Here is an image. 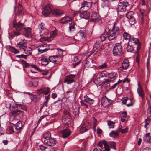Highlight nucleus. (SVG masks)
<instances>
[{
	"mask_svg": "<svg viewBox=\"0 0 151 151\" xmlns=\"http://www.w3.org/2000/svg\"><path fill=\"white\" fill-rule=\"evenodd\" d=\"M114 56L121 55L122 53V47L120 43H116L113 50Z\"/></svg>",
	"mask_w": 151,
	"mask_h": 151,
	"instance_id": "obj_1",
	"label": "nucleus"
},
{
	"mask_svg": "<svg viewBox=\"0 0 151 151\" xmlns=\"http://www.w3.org/2000/svg\"><path fill=\"white\" fill-rule=\"evenodd\" d=\"M52 6L50 4H47L42 8V13L45 16L50 15L52 12Z\"/></svg>",
	"mask_w": 151,
	"mask_h": 151,
	"instance_id": "obj_2",
	"label": "nucleus"
},
{
	"mask_svg": "<svg viewBox=\"0 0 151 151\" xmlns=\"http://www.w3.org/2000/svg\"><path fill=\"white\" fill-rule=\"evenodd\" d=\"M129 5L128 2L126 1L120 2L118 4V11L119 12H124L126 10V7L129 6Z\"/></svg>",
	"mask_w": 151,
	"mask_h": 151,
	"instance_id": "obj_3",
	"label": "nucleus"
},
{
	"mask_svg": "<svg viewBox=\"0 0 151 151\" xmlns=\"http://www.w3.org/2000/svg\"><path fill=\"white\" fill-rule=\"evenodd\" d=\"M49 49L48 45L45 44H42L39 45L36 48L38 52V55L44 53L48 50Z\"/></svg>",
	"mask_w": 151,
	"mask_h": 151,
	"instance_id": "obj_4",
	"label": "nucleus"
},
{
	"mask_svg": "<svg viewBox=\"0 0 151 151\" xmlns=\"http://www.w3.org/2000/svg\"><path fill=\"white\" fill-rule=\"evenodd\" d=\"M134 14V13L133 11L129 12L126 14V17L129 19V22L131 25H133L135 23Z\"/></svg>",
	"mask_w": 151,
	"mask_h": 151,
	"instance_id": "obj_5",
	"label": "nucleus"
},
{
	"mask_svg": "<svg viewBox=\"0 0 151 151\" xmlns=\"http://www.w3.org/2000/svg\"><path fill=\"white\" fill-rule=\"evenodd\" d=\"M128 42L131 43L132 45H134V47H136L137 50H139L140 49V43L138 39L135 38H131Z\"/></svg>",
	"mask_w": 151,
	"mask_h": 151,
	"instance_id": "obj_6",
	"label": "nucleus"
},
{
	"mask_svg": "<svg viewBox=\"0 0 151 151\" xmlns=\"http://www.w3.org/2000/svg\"><path fill=\"white\" fill-rule=\"evenodd\" d=\"M44 142L45 145L51 147L54 146L56 144L55 141L52 138L44 139Z\"/></svg>",
	"mask_w": 151,
	"mask_h": 151,
	"instance_id": "obj_7",
	"label": "nucleus"
},
{
	"mask_svg": "<svg viewBox=\"0 0 151 151\" xmlns=\"http://www.w3.org/2000/svg\"><path fill=\"white\" fill-rule=\"evenodd\" d=\"M27 42L25 39L21 40L20 42L16 45L17 48L21 50H23L27 47Z\"/></svg>",
	"mask_w": 151,
	"mask_h": 151,
	"instance_id": "obj_8",
	"label": "nucleus"
},
{
	"mask_svg": "<svg viewBox=\"0 0 151 151\" xmlns=\"http://www.w3.org/2000/svg\"><path fill=\"white\" fill-rule=\"evenodd\" d=\"M98 145L101 148H102V147L104 145V150H106V151H110V147L106 141L104 140L101 141L98 143Z\"/></svg>",
	"mask_w": 151,
	"mask_h": 151,
	"instance_id": "obj_9",
	"label": "nucleus"
},
{
	"mask_svg": "<svg viewBox=\"0 0 151 151\" xmlns=\"http://www.w3.org/2000/svg\"><path fill=\"white\" fill-rule=\"evenodd\" d=\"M13 26L16 29L17 31H19L24 29L25 26L23 24L19 22L18 23L15 22H13Z\"/></svg>",
	"mask_w": 151,
	"mask_h": 151,
	"instance_id": "obj_10",
	"label": "nucleus"
},
{
	"mask_svg": "<svg viewBox=\"0 0 151 151\" xmlns=\"http://www.w3.org/2000/svg\"><path fill=\"white\" fill-rule=\"evenodd\" d=\"M60 132L62 137L65 138L71 134V131L69 129L66 128L61 130Z\"/></svg>",
	"mask_w": 151,
	"mask_h": 151,
	"instance_id": "obj_11",
	"label": "nucleus"
},
{
	"mask_svg": "<svg viewBox=\"0 0 151 151\" xmlns=\"http://www.w3.org/2000/svg\"><path fill=\"white\" fill-rule=\"evenodd\" d=\"M91 0H84L81 4V8L85 7L87 9H90L91 6Z\"/></svg>",
	"mask_w": 151,
	"mask_h": 151,
	"instance_id": "obj_12",
	"label": "nucleus"
},
{
	"mask_svg": "<svg viewBox=\"0 0 151 151\" xmlns=\"http://www.w3.org/2000/svg\"><path fill=\"white\" fill-rule=\"evenodd\" d=\"M138 87L137 89V92L138 95L141 97L142 99L143 100L145 99V95L144 93L143 90L139 82L138 83Z\"/></svg>",
	"mask_w": 151,
	"mask_h": 151,
	"instance_id": "obj_13",
	"label": "nucleus"
},
{
	"mask_svg": "<svg viewBox=\"0 0 151 151\" xmlns=\"http://www.w3.org/2000/svg\"><path fill=\"white\" fill-rule=\"evenodd\" d=\"M135 46L132 45L131 43L128 42L127 46V49L128 52L134 53L138 51Z\"/></svg>",
	"mask_w": 151,
	"mask_h": 151,
	"instance_id": "obj_14",
	"label": "nucleus"
},
{
	"mask_svg": "<svg viewBox=\"0 0 151 151\" xmlns=\"http://www.w3.org/2000/svg\"><path fill=\"white\" fill-rule=\"evenodd\" d=\"M76 75L74 74H69L66 76V78L64 80V82L65 83H71L74 82L75 81L73 78L75 77Z\"/></svg>",
	"mask_w": 151,
	"mask_h": 151,
	"instance_id": "obj_15",
	"label": "nucleus"
},
{
	"mask_svg": "<svg viewBox=\"0 0 151 151\" xmlns=\"http://www.w3.org/2000/svg\"><path fill=\"white\" fill-rule=\"evenodd\" d=\"M129 66V63L128 59H126L124 60L122 63V67H120V70H124L127 69Z\"/></svg>",
	"mask_w": 151,
	"mask_h": 151,
	"instance_id": "obj_16",
	"label": "nucleus"
},
{
	"mask_svg": "<svg viewBox=\"0 0 151 151\" xmlns=\"http://www.w3.org/2000/svg\"><path fill=\"white\" fill-rule=\"evenodd\" d=\"M79 16L81 18H83L87 20L88 19L90 16L89 12L87 11H84L79 13Z\"/></svg>",
	"mask_w": 151,
	"mask_h": 151,
	"instance_id": "obj_17",
	"label": "nucleus"
},
{
	"mask_svg": "<svg viewBox=\"0 0 151 151\" xmlns=\"http://www.w3.org/2000/svg\"><path fill=\"white\" fill-rule=\"evenodd\" d=\"M53 15L55 16H61L64 13V12L60 9H54L51 12Z\"/></svg>",
	"mask_w": 151,
	"mask_h": 151,
	"instance_id": "obj_18",
	"label": "nucleus"
},
{
	"mask_svg": "<svg viewBox=\"0 0 151 151\" xmlns=\"http://www.w3.org/2000/svg\"><path fill=\"white\" fill-rule=\"evenodd\" d=\"M10 110L12 111V114L15 116H17V115H22L23 114V112L22 111L17 109H14L13 106L10 107Z\"/></svg>",
	"mask_w": 151,
	"mask_h": 151,
	"instance_id": "obj_19",
	"label": "nucleus"
},
{
	"mask_svg": "<svg viewBox=\"0 0 151 151\" xmlns=\"http://www.w3.org/2000/svg\"><path fill=\"white\" fill-rule=\"evenodd\" d=\"M70 116L69 112L68 111H65L64 112L63 116V120L65 122H68L70 120Z\"/></svg>",
	"mask_w": 151,
	"mask_h": 151,
	"instance_id": "obj_20",
	"label": "nucleus"
},
{
	"mask_svg": "<svg viewBox=\"0 0 151 151\" xmlns=\"http://www.w3.org/2000/svg\"><path fill=\"white\" fill-rule=\"evenodd\" d=\"M72 20V18L69 16H66L62 19L60 20V23L62 24H65L70 22Z\"/></svg>",
	"mask_w": 151,
	"mask_h": 151,
	"instance_id": "obj_21",
	"label": "nucleus"
},
{
	"mask_svg": "<svg viewBox=\"0 0 151 151\" xmlns=\"http://www.w3.org/2000/svg\"><path fill=\"white\" fill-rule=\"evenodd\" d=\"M100 19L99 15L96 12H92L91 16V20L93 22H96Z\"/></svg>",
	"mask_w": 151,
	"mask_h": 151,
	"instance_id": "obj_22",
	"label": "nucleus"
},
{
	"mask_svg": "<svg viewBox=\"0 0 151 151\" xmlns=\"http://www.w3.org/2000/svg\"><path fill=\"white\" fill-rule=\"evenodd\" d=\"M48 59L49 63H53L55 64L57 63L58 62V56L56 55L50 56L49 58Z\"/></svg>",
	"mask_w": 151,
	"mask_h": 151,
	"instance_id": "obj_23",
	"label": "nucleus"
},
{
	"mask_svg": "<svg viewBox=\"0 0 151 151\" xmlns=\"http://www.w3.org/2000/svg\"><path fill=\"white\" fill-rule=\"evenodd\" d=\"M24 34L26 37L27 38L30 37L31 36V28L27 27L24 29Z\"/></svg>",
	"mask_w": 151,
	"mask_h": 151,
	"instance_id": "obj_24",
	"label": "nucleus"
},
{
	"mask_svg": "<svg viewBox=\"0 0 151 151\" xmlns=\"http://www.w3.org/2000/svg\"><path fill=\"white\" fill-rule=\"evenodd\" d=\"M43 32V31H41L40 30V36L41 37H42L41 38H40V41L42 42H45L47 41H49L50 40V38L49 37H45L44 36V35L42 34H41Z\"/></svg>",
	"mask_w": 151,
	"mask_h": 151,
	"instance_id": "obj_25",
	"label": "nucleus"
},
{
	"mask_svg": "<svg viewBox=\"0 0 151 151\" xmlns=\"http://www.w3.org/2000/svg\"><path fill=\"white\" fill-rule=\"evenodd\" d=\"M84 100L86 103L90 105L92 104L94 102V100L89 98L87 95L84 96Z\"/></svg>",
	"mask_w": 151,
	"mask_h": 151,
	"instance_id": "obj_26",
	"label": "nucleus"
},
{
	"mask_svg": "<svg viewBox=\"0 0 151 151\" xmlns=\"http://www.w3.org/2000/svg\"><path fill=\"white\" fill-rule=\"evenodd\" d=\"M25 67H31L32 68H34L35 70H37L39 72H41L42 70L40 69L39 68H38V67L36 65H35L33 64H29L27 63H26L25 64Z\"/></svg>",
	"mask_w": 151,
	"mask_h": 151,
	"instance_id": "obj_27",
	"label": "nucleus"
},
{
	"mask_svg": "<svg viewBox=\"0 0 151 151\" xmlns=\"http://www.w3.org/2000/svg\"><path fill=\"white\" fill-rule=\"evenodd\" d=\"M143 140L145 142L151 143V137H150V134L147 133L144 135Z\"/></svg>",
	"mask_w": 151,
	"mask_h": 151,
	"instance_id": "obj_28",
	"label": "nucleus"
},
{
	"mask_svg": "<svg viewBox=\"0 0 151 151\" xmlns=\"http://www.w3.org/2000/svg\"><path fill=\"white\" fill-rule=\"evenodd\" d=\"M23 50L24 51V53L27 55V56L31 55L32 49L30 47L27 46Z\"/></svg>",
	"mask_w": 151,
	"mask_h": 151,
	"instance_id": "obj_29",
	"label": "nucleus"
},
{
	"mask_svg": "<svg viewBox=\"0 0 151 151\" xmlns=\"http://www.w3.org/2000/svg\"><path fill=\"white\" fill-rule=\"evenodd\" d=\"M119 29L118 27L116 26V23H115L111 30L112 32L117 35L119 33Z\"/></svg>",
	"mask_w": 151,
	"mask_h": 151,
	"instance_id": "obj_30",
	"label": "nucleus"
},
{
	"mask_svg": "<svg viewBox=\"0 0 151 151\" xmlns=\"http://www.w3.org/2000/svg\"><path fill=\"white\" fill-rule=\"evenodd\" d=\"M69 27L68 31L71 32L72 31H74L76 29L75 27V24L74 22H72L69 24Z\"/></svg>",
	"mask_w": 151,
	"mask_h": 151,
	"instance_id": "obj_31",
	"label": "nucleus"
},
{
	"mask_svg": "<svg viewBox=\"0 0 151 151\" xmlns=\"http://www.w3.org/2000/svg\"><path fill=\"white\" fill-rule=\"evenodd\" d=\"M99 42H96L94 45L93 49L92 50L91 53L93 54L95 52H97V49L99 47Z\"/></svg>",
	"mask_w": 151,
	"mask_h": 151,
	"instance_id": "obj_32",
	"label": "nucleus"
},
{
	"mask_svg": "<svg viewBox=\"0 0 151 151\" xmlns=\"http://www.w3.org/2000/svg\"><path fill=\"white\" fill-rule=\"evenodd\" d=\"M41 60L42 65H46L49 63L48 58H42L41 59Z\"/></svg>",
	"mask_w": 151,
	"mask_h": 151,
	"instance_id": "obj_33",
	"label": "nucleus"
},
{
	"mask_svg": "<svg viewBox=\"0 0 151 151\" xmlns=\"http://www.w3.org/2000/svg\"><path fill=\"white\" fill-rule=\"evenodd\" d=\"M107 102L110 104L112 102V101L106 96L103 97L101 100V103L104 104H105Z\"/></svg>",
	"mask_w": 151,
	"mask_h": 151,
	"instance_id": "obj_34",
	"label": "nucleus"
},
{
	"mask_svg": "<svg viewBox=\"0 0 151 151\" xmlns=\"http://www.w3.org/2000/svg\"><path fill=\"white\" fill-rule=\"evenodd\" d=\"M22 126V122L19 121L16 123V125L15 126V128L17 130H20L21 129Z\"/></svg>",
	"mask_w": 151,
	"mask_h": 151,
	"instance_id": "obj_35",
	"label": "nucleus"
},
{
	"mask_svg": "<svg viewBox=\"0 0 151 151\" xmlns=\"http://www.w3.org/2000/svg\"><path fill=\"white\" fill-rule=\"evenodd\" d=\"M78 34L80 36L81 39L85 38L86 36V34L85 32L83 30H80Z\"/></svg>",
	"mask_w": 151,
	"mask_h": 151,
	"instance_id": "obj_36",
	"label": "nucleus"
},
{
	"mask_svg": "<svg viewBox=\"0 0 151 151\" xmlns=\"http://www.w3.org/2000/svg\"><path fill=\"white\" fill-rule=\"evenodd\" d=\"M116 75L117 74L116 73H109L108 76L110 79L114 80L116 78Z\"/></svg>",
	"mask_w": 151,
	"mask_h": 151,
	"instance_id": "obj_37",
	"label": "nucleus"
},
{
	"mask_svg": "<svg viewBox=\"0 0 151 151\" xmlns=\"http://www.w3.org/2000/svg\"><path fill=\"white\" fill-rule=\"evenodd\" d=\"M109 135L111 137H116L118 136V133L116 131H112L110 133Z\"/></svg>",
	"mask_w": 151,
	"mask_h": 151,
	"instance_id": "obj_38",
	"label": "nucleus"
},
{
	"mask_svg": "<svg viewBox=\"0 0 151 151\" xmlns=\"http://www.w3.org/2000/svg\"><path fill=\"white\" fill-rule=\"evenodd\" d=\"M88 130V128L86 127L85 125H83L80 128V132L81 133H83Z\"/></svg>",
	"mask_w": 151,
	"mask_h": 151,
	"instance_id": "obj_39",
	"label": "nucleus"
},
{
	"mask_svg": "<svg viewBox=\"0 0 151 151\" xmlns=\"http://www.w3.org/2000/svg\"><path fill=\"white\" fill-rule=\"evenodd\" d=\"M117 35L112 32L110 35L108 37V39L109 40H111L117 37Z\"/></svg>",
	"mask_w": 151,
	"mask_h": 151,
	"instance_id": "obj_40",
	"label": "nucleus"
},
{
	"mask_svg": "<svg viewBox=\"0 0 151 151\" xmlns=\"http://www.w3.org/2000/svg\"><path fill=\"white\" fill-rule=\"evenodd\" d=\"M57 54L56 56H58V57H61L63 55V50L60 49H58Z\"/></svg>",
	"mask_w": 151,
	"mask_h": 151,
	"instance_id": "obj_41",
	"label": "nucleus"
},
{
	"mask_svg": "<svg viewBox=\"0 0 151 151\" xmlns=\"http://www.w3.org/2000/svg\"><path fill=\"white\" fill-rule=\"evenodd\" d=\"M93 65H92V63H88V60H86V62L85 63V66L87 68H92Z\"/></svg>",
	"mask_w": 151,
	"mask_h": 151,
	"instance_id": "obj_42",
	"label": "nucleus"
},
{
	"mask_svg": "<svg viewBox=\"0 0 151 151\" xmlns=\"http://www.w3.org/2000/svg\"><path fill=\"white\" fill-rule=\"evenodd\" d=\"M123 36L124 37L125 39L128 40L130 38V35L127 32H124L123 34Z\"/></svg>",
	"mask_w": 151,
	"mask_h": 151,
	"instance_id": "obj_43",
	"label": "nucleus"
},
{
	"mask_svg": "<svg viewBox=\"0 0 151 151\" xmlns=\"http://www.w3.org/2000/svg\"><path fill=\"white\" fill-rule=\"evenodd\" d=\"M18 16H19L22 14V9L21 8V6L19 4L18 6Z\"/></svg>",
	"mask_w": 151,
	"mask_h": 151,
	"instance_id": "obj_44",
	"label": "nucleus"
},
{
	"mask_svg": "<svg viewBox=\"0 0 151 151\" xmlns=\"http://www.w3.org/2000/svg\"><path fill=\"white\" fill-rule=\"evenodd\" d=\"M51 134L49 132L46 133L44 135V139H45L50 138Z\"/></svg>",
	"mask_w": 151,
	"mask_h": 151,
	"instance_id": "obj_45",
	"label": "nucleus"
},
{
	"mask_svg": "<svg viewBox=\"0 0 151 151\" xmlns=\"http://www.w3.org/2000/svg\"><path fill=\"white\" fill-rule=\"evenodd\" d=\"M109 145L111 148L114 150L116 149L115 147L116 144L115 142L113 141H110L109 142Z\"/></svg>",
	"mask_w": 151,
	"mask_h": 151,
	"instance_id": "obj_46",
	"label": "nucleus"
},
{
	"mask_svg": "<svg viewBox=\"0 0 151 151\" xmlns=\"http://www.w3.org/2000/svg\"><path fill=\"white\" fill-rule=\"evenodd\" d=\"M114 122L113 121H109L108 122V125L109 126V127L110 128H113L114 127Z\"/></svg>",
	"mask_w": 151,
	"mask_h": 151,
	"instance_id": "obj_47",
	"label": "nucleus"
},
{
	"mask_svg": "<svg viewBox=\"0 0 151 151\" xmlns=\"http://www.w3.org/2000/svg\"><path fill=\"white\" fill-rule=\"evenodd\" d=\"M93 118L94 119V121L93 122V129L94 131H95L96 127L97 125V120L94 117H93Z\"/></svg>",
	"mask_w": 151,
	"mask_h": 151,
	"instance_id": "obj_48",
	"label": "nucleus"
},
{
	"mask_svg": "<svg viewBox=\"0 0 151 151\" xmlns=\"http://www.w3.org/2000/svg\"><path fill=\"white\" fill-rule=\"evenodd\" d=\"M108 37L107 35H106L104 33V34H102L100 38L101 39L102 41H104L106 38Z\"/></svg>",
	"mask_w": 151,
	"mask_h": 151,
	"instance_id": "obj_49",
	"label": "nucleus"
},
{
	"mask_svg": "<svg viewBox=\"0 0 151 151\" xmlns=\"http://www.w3.org/2000/svg\"><path fill=\"white\" fill-rule=\"evenodd\" d=\"M39 29H41L43 30H45L46 29L45 27V24L43 23H41L39 25Z\"/></svg>",
	"mask_w": 151,
	"mask_h": 151,
	"instance_id": "obj_50",
	"label": "nucleus"
},
{
	"mask_svg": "<svg viewBox=\"0 0 151 151\" xmlns=\"http://www.w3.org/2000/svg\"><path fill=\"white\" fill-rule=\"evenodd\" d=\"M11 50L15 54L18 53L19 52V51L18 50L13 47L11 48Z\"/></svg>",
	"mask_w": 151,
	"mask_h": 151,
	"instance_id": "obj_51",
	"label": "nucleus"
},
{
	"mask_svg": "<svg viewBox=\"0 0 151 151\" xmlns=\"http://www.w3.org/2000/svg\"><path fill=\"white\" fill-rule=\"evenodd\" d=\"M147 114L148 116L151 117V107H148L147 109Z\"/></svg>",
	"mask_w": 151,
	"mask_h": 151,
	"instance_id": "obj_52",
	"label": "nucleus"
},
{
	"mask_svg": "<svg viewBox=\"0 0 151 151\" xmlns=\"http://www.w3.org/2000/svg\"><path fill=\"white\" fill-rule=\"evenodd\" d=\"M107 67V65L106 63H104L101 65L99 66V69H103L106 68Z\"/></svg>",
	"mask_w": 151,
	"mask_h": 151,
	"instance_id": "obj_53",
	"label": "nucleus"
},
{
	"mask_svg": "<svg viewBox=\"0 0 151 151\" xmlns=\"http://www.w3.org/2000/svg\"><path fill=\"white\" fill-rule=\"evenodd\" d=\"M110 30L108 28H106L105 29V32H104V33L106 35H107V36H108L109 35L110 33Z\"/></svg>",
	"mask_w": 151,
	"mask_h": 151,
	"instance_id": "obj_54",
	"label": "nucleus"
},
{
	"mask_svg": "<svg viewBox=\"0 0 151 151\" xmlns=\"http://www.w3.org/2000/svg\"><path fill=\"white\" fill-rule=\"evenodd\" d=\"M50 90V88L48 87H47L46 88H44V94L45 95H47L49 93Z\"/></svg>",
	"mask_w": 151,
	"mask_h": 151,
	"instance_id": "obj_55",
	"label": "nucleus"
},
{
	"mask_svg": "<svg viewBox=\"0 0 151 151\" xmlns=\"http://www.w3.org/2000/svg\"><path fill=\"white\" fill-rule=\"evenodd\" d=\"M57 31L56 30L53 31L50 33V36L51 37H53L55 35L57 34Z\"/></svg>",
	"mask_w": 151,
	"mask_h": 151,
	"instance_id": "obj_56",
	"label": "nucleus"
},
{
	"mask_svg": "<svg viewBox=\"0 0 151 151\" xmlns=\"http://www.w3.org/2000/svg\"><path fill=\"white\" fill-rule=\"evenodd\" d=\"M80 103L82 106H85L86 108H88V106L87 104H86L85 103L83 100L81 101H80Z\"/></svg>",
	"mask_w": 151,
	"mask_h": 151,
	"instance_id": "obj_57",
	"label": "nucleus"
},
{
	"mask_svg": "<svg viewBox=\"0 0 151 151\" xmlns=\"http://www.w3.org/2000/svg\"><path fill=\"white\" fill-rule=\"evenodd\" d=\"M16 57L19 58H22L24 59H26L27 58V55H18L16 56Z\"/></svg>",
	"mask_w": 151,
	"mask_h": 151,
	"instance_id": "obj_58",
	"label": "nucleus"
},
{
	"mask_svg": "<svg viewBox=\"0 0 151 151\" xmlns=\"http://www.w3.org/2000/svg\"><path fill=\"white\" fill-rule=\"evenodd\" d=\"M107 75L104 73H101L99 76V78L100 79L101 78L105 77Z\"/></svg>",
	"mask_w": 151,
	"mask_h": 151,
	"instance_id": "obj_59",
	"label": "nucleus"
},
{
	"mask_svg": "<svg viewBox=\"0 0 151 151\" xmlns=\"http://www.w3.org/2000/svg\"><path fill=\"white\" fill-rule=\"evenodd\" d=\"M127 100V97L124 98L122 99V103L124 104H126Z\"/></svg>",
	"mask_w": 151,
	"mask_h": 151,
	"instance_id": "obj_60",
	"label": "nucleus"
},
{
	"mask_svg": "<svg viewBox=\"0 0 151 151\" xmlns=\"http://www.w3.org/2000/svg\"><path fill=\"white\" fill-rule=\"evenodd\" d=\"M38 92L39 94H42L44 93V88H42L38 91Z\"/></svg>",
	"mask_w": 151,
	"mask_h": 151,
	"instance_id": "obj_61",
	"label": "nucleus"
},
{
	"mask_svg": "<svg viewBox=\"0 0 151 151\" xmlns=\"http://www.w3.org/2000/svg\"><path fill=\"white\" fill-rule=\"evenodd\" d=\"M33 86L34 87H36L38 85V81L37 80H34L33 82Z\"/></svg>",
	"mask_w": 151,
	"mask_h": 151,
	"instance_id": "obj_62",
	"label": "nucleus"
},
{
	"mask_svg": "<svg viewBox=\"0 0 151 151\" xmlns=\"http://www.w3.org/2000/svg\"><path fill=\"white\" fill-rule=\"evenodd\" d=\"M128 128H126L124 129H122L120 132L122 133H125L128 131Z\"/></svg>",
	"mask_w": 151,
	"mask_h": 151,
	"instance_id": "obj_63",
	"label": "nucleus"
},
{
	"mask_svg": "<svg viewBox=\"0 0 151 151\" xmlns=\"http://www.w3.org/2000/svg\"><path fill=\"white\" fill-rule=\"evenodd\" d=\"M111 81L109 79H106L104 80V81H103V83L104 84L106 83L108 84L111 82Z\"/></svg>",
	"mask_w": 151,
	"mask_h": 151,
	"instance_id": "obj_64",
	"label": "nucleus"
}]
</instances>
